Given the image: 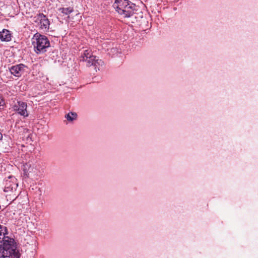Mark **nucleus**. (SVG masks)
Masks as SVG:
<instances>
[{"instance_id": "10", "label": "nucleus", "mask_w": 258, "mask_h": 258, "mask_svg": "<svg viewBox=\"0 0 258 258\" xmlns=\"http://www.w3.org/2000/svg\"><path fill=\"white\" fill-rule=\"evenodd\" d=\"M77 115L76 113L71 112L68 114H66L65 117L68 120L72 121L75 120L77 118Z\"/></svg>"}, {"instance_id": "3", "label": "nucleus", "mask_w": 258, "mask_h": 258, "mask_svg": "<svg viewBox=\"0 0 258 258\" xmlns=\"http://www.w3.org/2000/svg\"><path fill=\"white\" fill-rule=\"evenodd\" d=\"M80 61L85 62L88 67L93 66L96 72L100 70V68L104 65V62L98 57L92 55L89 49L83 50L80 57Z\"/></svg>"}, {"instance_id": "9", "label": "nucleus", "mask_w": 258, "mask_h": 258, "mask_svg": "<svg viewBox=\"0 0 258 258\" xmlns=\"http://www.w3.org/2000/svg\"><path fill=\"white\" fill-rule=\"evenodd\" d=\"M0 39L2 41H10L11 40L10 32L6 29H4L0 32Z\"/></svg>"}, {"instance_id": "6", "label": "nucleus", "mask_w": 258, "mask_h": 258, "mask_svg": "<svg viewBox=\"0 0 258 258\" xmlns=\"http://www.w3.org/2000/svg\"><path fill=\"white\" fill-rule=\"evenodd\" d=\"M27 105L22 101H17L13 106V109L18 114L24 117H27L29 114L27 111Z\"/></svg>"}, {"instance_id": "4", "label": "nucleus", "mask_w": 258, "mask_h": 258, "mask_svg": "<svg viewBox=\"0 0 258 258\" xmlns=\"http://www.w3.org/2000/svg\"><path fill=\"white\" fill-rule=\"evenodd\" d=\"M32 43L34 50L37 53H41L46 51L49 47L50 42L47 38L40 34H36L32 39Z\"/></svg>"}, {"instance_id": "7", "label": "nucleus", "mask_w": 258, "mask_h": 258, "mask_svg": "<svg viewBox=\"0 0 258 258\" xmlns=\"http://www.w3.org/2000/svg\"><path fill=\"white\" fill-rule=\"evenodd\" d=\"M15 177L10 176L5 181L4 191L9 192L15 190L18 186Z\"/></svg>"}, {"instance_id": "8", "label": "nucleus", "mask_w": 258, "mask_h": 258, "mask_svg": "<svg viewBox=\"0 0 258 258\" xmlns=\"http://www.w3.org/2000/svg\"><path fill=\"white\" fill-rule=\"evenodd\" d=\"M26 66L22 63L15 65L9 68V70L13 75L20 77L25 72Z\"/></svg>"}, {"instance_id": "11", "label": "nucleus", "mask_w": 258, "mask_h": 258, "mask_svg": "<svg viewBox=\"0 0 258 258\" xmlns=\"http://www.w3.org/2000/svg\"><path fill=\"white\" fill-rule=\"evenodd\" d=\"M59 11L65 14V15H69L70 14V13H71L73 11V9L72 8H71V7H69V8H60L59 9Z\"/></svg>"}, {"instance_id": "1", "label": "nucleus", "mask_w": 258, "mask_h": 258, "mask_svg": "<svg viewBox=\"0 0 258 258\" xmlns=\"http://www.w3.org/2000/svg\"><path fill=\"white\" fill-rule=\"evenodd\" d=\"M7 234V228L0 225V258H20L15 240Z\"/></svg>"}, {"instance_id": "2", "label": "nucleus", "mask_w": 258, "mask_h": 258, "mask_svg": "<svg viewBox=\"0 0 258 258\" xmlns=\"http://www.w3.org/2000/svg\"><path fill=\"white\" fill-rule=\"evenodd\" d=\"M113 7L124 18L131 17L137 11L136 5L127 0H115Z\"/></svg>"}, {"instance_id": "13", "label": "nucleus", "mask_w": 258, "mask_h": 258, "mask_svg": "<svg viewBox=\"0 0 258 258\" xmlns=\"http://www.w3.org/2000/svg\"><path fill=\"white\" fill-rule=\"evenodd\" d=\"M2 138H3V135H2V134L0 133V140L2 139Z\"/></svg>"}, {"instance_id": "12", "label": "nucleus", "mask_w": 258, "mask_h": 258, "mask_svg": "<svg viewBox=\"0 0 258 258\" xmlns=\"http://www.w3.org/2000/svg\"><path fill=\"white\" fill-rule=\"evenodd\" d=\"M5 102L4 99L0 97V110L3 109L5 106Z\"/></svg>"}, {"instance_id": "5", "label": "nucleus", "mask_w": 258, "mask_h": 258, "mask_svg": "<svg viewBox=\"0 0 258 258\" xmlns=\"http://www.w3.org/2000/svg\"><path fill=\"white\" fill-rule=\"evenodd\" d=\"M34 21L40 25L41 29L47 31L49 28V21L47 17L42 13H39L34 17Z\"/></svg>"}]
</instances>
